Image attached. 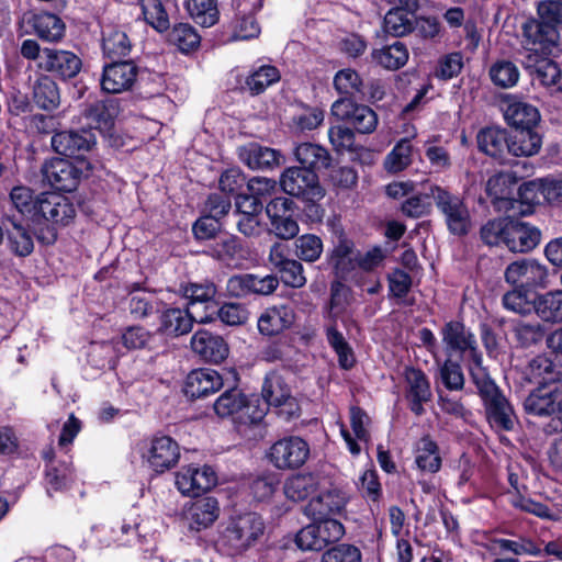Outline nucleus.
I'll use <instances>...</instances> for the list:
<instances>
[{"label": "nucleus", "instance_id": "f257e3e1", "mask_svg": "<svg viewBox=\"0 0 562 562\" xmlns=\"http://www.w3.org/2000/svg\"><path fill=\"white\" fill-rule=\"evenodd\" d=\"M471 381L482 400L488 424L497 430H513L517 422L515 411L488 371L475 375Z\"/></svg>", "mask_w": 562, "mask_h": 562}, {"label": "nucleus", "instance_id": "f03ea898", "mask_svg": "<svg viewBox=\"0 0 562 562\" xmlns=\"http://www.w3.org/2000/svg\"><path fill=\"white\" fill-rule=\"evenodd\" d=\"M440 335L448 358L454 356L468 358L467 368L471 379L487 370L483 366L475 336L464 324L456 321L448 322L442 326Z\"/></svg>", "mask_w": 562, "mask_h": 562}, {"label": "nucleus", "instance_id": "7ed1b4c3", "mask_svg": "<svg viewBox=\"0 0 562 562\" xmlns=\"http://www.w3.org/2000/svg\"><path fill=\"white\" fill-rule=\"evenodd\" d=\"M263 530V520L256 513L233 517L217 540V549L226 555H238L251 547Z\"/></svg>", "mask_w": 562, "mask_h": 562}, {"label": "nucleus", "instance_id": "20e7f679", "mask_svg": "<svg viewBox=\"0 0 562 562\" xmlns=\"http://www.w3.org/2000/svg\"><path fill=\"white\" fill-rule=\"evenodd\" d=\"M528 415L551 419L546 432L562 431V384L540 383L524 401Z\"/></svg>", "mask_w": 562, "mask_h": 562}, {"label": "nucleus", "instance_id": "39448f33", "mask_svg": "<svg viewBox=\"0 0 562 562\" xmlns=\"http://www.w3.org/2000/svg\"><path fill=\"white\" fill-rule=\"evenodd\" d=\"M430 195L442 214L448 231L457 236L467 235L471 228V216L464 201L438 186L430 187Z\"/></svg>", "mask_w": 562, "mask_h": 562}, {"label": "nucleus", "instance_id": "423d86ee", "mask_svg": "<svg viewBox=\"0 0 562 562\" xmlns=\"http://www.w3.org/2000/svg\"><path fill=\"white\" fill-rule=\"evenodd\" d=\"M80 166L64 158H52L42 167L44 180L58 191L71 192L77 189L81 178L89 170V164L81 160Z\"/></svg>", "mask_w": 562, "mask_h": 562}, {"label": "nucleus", "instance_id": "0eeeda50", "mask_svg": "<svg viewBox=\"0 0 562 562\" xmlns=\"http://www.w3.org/2000/svg\"><path fill=\"white\" fill-rule=\"evenodd\" d=\"M282 190L292 196L305 201H317L324 196L318 176L310 169L301 167L286 168L280 177Z\"/></svg>", "mask_w": 562, "mask_h": 562}, {"label": "nucleus", "instance_id": "6e6552de", "mask_svg": "<svg viewBox=\"0 0 562 562\" xmlns=\"http://www.w3.org/2000/svg\"><path fill=\"white\" fill-rule=\"evenodd\" d=\"M308 457V443L297 436L284 437L276 441L268 452L270 462L279 470L299 469Z\"/></svg>", "mask_w": 562, "mask_h": 562}, {"label": "nucleus", "instance_id": "1a4fd4ad", "mask_svg": "<svg viewBox=\"0 0 562 562\" xmlns=\"http://www.w3.org/2000/svg\"><path fill=\"white\" fill-rule=\"evenodd\" d=\"M140 456L155 472L162 473L178 463L180 449L171 437L160 436L143 441Z\"/></svg>", "mask_w": 562, "mask_h": 562}, {"label": "nucleus", "instance_id": "9d476101", "mask_svg": "<svg viewBox=\"0 0 562 562\" xmlns=\"http://www.w3.org/2000/svg\"><path fill=\"white\" fill-rule=\"evenodd\" d=\"M507 283L528 291L546 288L549 283V272L544 265L535 259H520L507 266L505 273Z\"/></svg>", "mask_w": 562, "mask_h": 562}, {"label": "nucleus", "instance_id": "9b49d317", "mask_svg": "<svg viewBox=\"0 0 562 562\" xmlns=\"http://www.w3.org/2000/svg\"><path fill=\"white\" fill-rule=\"evenodd\" d=\"M331 115L347 121L360 134H371L378 126V115L368 105L358 104L350 98H340L331 104Z\"/></svg>", "mask_w": 562, "mask_h": 562}, {"label": "nucleus", "instance_id": "f8f14e48", "mask_svg": "<svg viewBox=\"0 0 562 562\" xmlns=\"http://www.w3.org/2000/svg\"><path fill=\"white\" fill-rule=\"evenodd\" d=\"M522 47L526 56H549L558 47L560 34L558 29L547 26L538 20H529L522 25Z\"/></svg>", "mask_w": 562, "mask_h": 562}, {"label": "nucleus", "instance_id": "ddd939ff", "mask_svg": "<svg viewBox=\"0 0 562 562\" xmlns=\"http://www.w3.org/2000/svg\"><path fill=\"white\" fill-rule=\"evenodd\" d=\"M217 476L209 465L182 467L176 474V485L186 496L196 497L216 485Z\"/></svg>", "mask_w": 562, "mask_h": 562}, {"label": "nucleus", "instance_id": "4468645a", "mask_svg": "<svg viewBox=\"0 0 562 562\" xmlns=\"http://www.w3.org/2000/svg\"><path fill=\"white\" fill-rule=\"evenodd\" d=\"M182 293L189 300L190 311H196L198 304L203 305L204 313L198 314L196 323L205 324L214 321L218 302L216 301L217 288L213 282L189 283L182 286Z\"/></svg>", "mask_w": 562, "mask_h": 562}, {"label": "nucleus", "instance_id": "2eb2a0df", "mask_svg": "<svg viewBox=\"0 0 562 562\" xmlns=\"http://www.w3.org/2000/svg\"><path fill=\"white\" fill-rule=\"evenodd\" d=\"M50 144L57 154L81 157L95 145V135L86 128L60 131L52 136Z\"/></svg>", "mask_w": 562, "mask_h": 562}, {"label": "nucleus", "instance_id": "dca6fc26", "mask_svg": "<svg viewBox=\"0 0 562 562\" xmlns=\"http://www.w3.org/2000/svg\"><path fill=\"white\" fill-rule=\"evenodd\" d=\"M37 67L67 80L80 72L82 63L72 52L45 47L42 64H37Z\"/></svg>", "mask_w": 562, "mask_h": 562}, {"label": "nucleus", "instance_id": "f3484780", "mask_svg": "<svg viewBox=\"0 0 562 562\" xmlns=\"http://www.w3.org/2000/svg\"><path fill=\"white\" fill-rule=\"evenodd\" d=\"M138 74L133 61H116L103 67L101 88L108 93H121L130 90Z\"/></svg>", "mask_w": 562, "mask_h": 562}, {"label": "nucleus", "instance_id": "a211bd4d", "mask_svg": "<svg viewBox=\"0 0 562 562\" xmlns=\"http://www.w3.org/2000/svg\"><path fill=\"white\" fill-rule=\"evenodd\" d=\"M238 157L251 170H271L284 162V157L279 150L256 142L239 147Z\"/></svg>", "mask_w": 562, "mask_h": 562}, {"label": "nucleus", "instance_id": "6ab92c4d", "mask_svg": "<svg viewBox=\"0 0 562 562\" xmlns=\"http://www.w3.org/2000/svg\"><path fill=\"white\" fill-rule=\"evenodd\" d=\"M404 379L409 408L416 416H422L425 413L424 404L432 397L429 380L420 369L413 367L405 368Z\"/></svg>", "mask_w": 562, "mask_h": 562}, {"label": "nucleus", "instance_id": "aec40b11", "mask_svg": "<svg viewBox=\"0 0 562 562\" xmlns=\"http://www.w3.org/2000/svg\"><path fill=\"white\" fill-rule=\"evenodd\" d=\"M74 204L64 195L42 193L37 196V215L54 224L67 225L75 216Z\"/></svg>", "mask_w": 562, "mask_h": 562}, {"label": "nucleus", "instance_id": "412c9836", "mask_svg": "<svg viewBox=\"0 0 562 562\" xmlns=\"http://www.w3.org/2000/svg\"><path fill=\"white\" fill-rule=\"evenodd\" d=\"M223 387V378L213 369L191 371L186 380L184 394L190 398H202L214 394Z\"/></svg>", "mask_w": 562, "mask_h": 562}, {"label": "nucleus", "instance_id": "4be33fe9", "mask_svg": "<svg viewBox=\"0 0 562 562\" xmlns=\"http://www.w3.org/2000/svg\"><path fill=\"white\" fill-rule=\"evenodd\" d=\"M540 231L528 223L509 220L505 245L513 252H528L540 243Z\"/></svg>", "mask_w": 562, "mask_h": 562}, {"label": "nucleus", "instance_id": "5701e85b", "mask_svg": "<svg viewBox=\"0 0 562 562\" xmlns=\"http://www.w3.org/2000/svg\"><path fill=\"white\" fill-rule=\"evenodd\" d=\"M516 187L517 178L513 172H498L487 180L485 191L498 210L507 211L515 202Z\"/></svg>", "mask_w": 562, "mask_h": 562}, {"label": "nucleus", "instance_id": "b1692460", "mask_svg": "<svg viewBox=\"0 0 562 562\" xmlns=\"http://www.w3.org/2000/svg\"><path fill=\"white\" fill-rule=\"evenodd\" d=\"M191 348L209 362L220 363L228 356V346L224 339L207 330H198L192 336Z\"/></svg>", "mask_w": 562, "mask_h": 562}, {"label": "nucleus", "instance_id": "393cba45", "mask_svg": "<svg viewBox=\"0 0 562 562\" xmlns=\"http://www.w3.org/2000/svg\"><path fill=\"white\" fill-rule=\"evenodd\" d=\"M295 314L286 304L268 307L258 318V329L266 336L279 335L294 323Z\"/></svg>", "mask_w": 562, "mask_h": 562}, {"label": "nucleus", "instance_id": "a878e982", "mask_svg": "<svg viewBox=\"0 0 562 562\" xmlns=\"http://www.w3.org/2000/svg\"><path fill=\"white\" fill-rule=\"evenodd\" d=\"M198 311L171 307L160 315V326L157 331L167 336L178 337L188 334L196 322Z\"/></svg>", "mask_w": 562, "mask_h": 562}, {"label": "nucleus", "instance_id": "bb28decb", "mask_svg": "<svg viewBox=\"0 0 562 562\" xmlns=\"http://www.w3.org/2000/svg\"><path fill=\"white\" fill-rule=\"evenodd\" d=\"M220 516V505L214 497L200 498L191 504L186 512L188 527L200 531L212 526Z\"/></svg>", "mask_w": 562, "mask_h": 562}, {"label": "nucleus", "instance_id": "cd10ccee", "mask_svg": "<svg viewBox=\"0 0 562 562\" xmlns=\"http://www.w3.org/2000/svg\"><path fill=\"white\" fill-rule=\"evenodd\" d=\"M345 505L344 495L333 490L312 498L305 506L304 513L312 519H331L330 516L340 513Z\"/></svg>", "mask_w": 562, "mask_h": 562}, {"label": "nucleus", "instance_id": "c85d7f7f", "mask_svg": "<svg viewBox=\"0 0 562 562\" xmlns=\"http://www.w3.org/2000/svg\"><path fill=\"white\" fill-rule=\"evenodd\" d=\"M512 334L517 348L539 347L547 336V329L539 321L517 319L512 324Z\"/></svg>", "mask_w": 562, "mask_h": 562}, {"label": "nucleus", "instance_id": "c756f323", "mask_svg": "<svg viewBox=\"0 0 562 562\" xmlns=\"http://www.w3.org/2000/svg\"><path fill=\"white\" fill-rule=\"evenodd\" d=\"M509 154L516 157L537 155L542 146V136L535 128H517L508 134Z\"/></svg>", "mask_w": 562, "mask_h": 562}, {"label": "nucleus", "instance_id": "7c9ffc66", "mask_svg": "<svg viewBox=\"0 0 562 562\" xmlns=\"http://www.w3.org/2000/svg\"><path fill=\"white\" fill-rule=\"evenodd\" d=\"M479 149L495 158L503 160L505 154H509L508 134L505 130L487 127L481 130L476 135Z\"/></svg>", "mask_w": 562, "mask_h": 562}, {"label": "nucleus", "instance_id": "2f4dec72", "mask_svg": "<svg viewBox=\"0 0 562 562\" xmlns=\"http://www.w3.org/2000/svg\"><path fill=\"white\" fill-rule=\"evenodd\" d=\"M321 477L313 473H300L289 477L283 485L284 495L293 502H301L319 490Z\"/></svg>", "mask_w": 562, "mask_h": 562}, {"label": "nucleus", "instance_id": "473e14b6", "mask_svg": "<svg viewBox=\"0 0 562 562\" xmlns=\"http://www.w3.org/2000/svg\"><path fill=\"white\" fill-rule=\"evenodd\" d=\"M506 122L517 128H536L540 121L538 109L521 101H513L507 104L504 111Z\"/></svg>", "mask_w": 562, "mask_h": 562}, {"label": "nucleus", "instance_id": "72a5a7b5", "mask_svg": "<svg viewBox=\"0 0 562 562\" xmlns=\"http://www.w3.org/2000/svg\"><path fill=\"white\" fill-rule=\"evenodd\" d=\"M294 155L301 164V168L310 169L315 173L321 169L328 168L331 162L328 150L317 144L302 143L296 146Z\"/></svg>", "mask_w": 562, "mask_h": 562}, {"label": "nucleus", "instance_id": "f704fd0d", "mask_svg": "<svg viewBox=\"0 0 562 562\" xmlns=\"http://www.w3.org/2000/svg\"><path fill=\"white\" fill-rule=\"evenodd\" d=\"M525 68L543 86H555L561 77V70L557 63L549 59L548 56H525L524 59Z\"/></svg>", "mask_w": 562, "mask_h": 562}, {"label": "nucleus", "instance_id": "c9c22d12", "mask_svg": "<svg viewBox=\"0 0 562 562\" xmlns=\"http://www.w3.org/2000/svg\"><path fill=\"white\" fill-rule=\"evenodd\" d=\"M533 311L543 323H562V290L538 295L533 301Z\"/></svg>", "mask_w": 562, "mask_h": 562}, {"label": "nucleus", "instance_id": "e433bc0d", "mask_svg": "<svg viewBox=\"0 0 562 562\" xmlns=\"http://www.w3.org/2000/svg\"><path fill=\"white\" fill-rule=\"evenodd\" d=\"M33 101L42 110L53 111L60 103L57 83L48 76H41L33 86Z\"/></svg>", "mask_w": 562, "mask_h": 562}, {"label": "nucleus", "instance_id": "4c0bfd02", "mask_svg": "<svg viewBox=\"0 0 562 562\" xmlns=\"http://www.w3.org/2000/svg\"><path fill=\"white\" fill-rule=\"evenodd\" d=\"M357 254L351 240L339 237L331 254V262L341 278L356 268Z\"/></svg>", "mask_w": 562, "mask_h": 562}, {"label": "nucleus", "instance_id": "58836bf2", "mask_svg": "<svg viewBox=\"0 0 562 562\" xmlns=\"http://www.w3.org/2000/svg\"><path fill=\"white\" fill-rule=\"evenodd\" d=\"M246 405V395L237 387H231L222 393L213 404L215 414L221 418L234 416Z\"/></svg>", "mask_w": 562, "mask_h": 562}, {"label": "nucleus", "instance_id": "ea45409f", "mask_svg": "<svg viewBox=\"0 0 562 562\" xmlns=\"http://www.w3.org/2000/svg\"><path fill=\"white\" fill-rule=\"evenodd\" d=\"M373 59L386 69H398L408 60V50L406 46L396 41L391 45L372 53Z\"/></svg>", "mask_w": 562, "mask_h": 562}, {"label": "nucleus", "instance_id": "a19ab883", "mask_svg": "<svg viewBox=\"0 0 562 562\" xmlns=\"http://www.w3.org/2000/svg\"><path fill=\"white\" fill-rule=\"evenodd\" d=\"M34 30L40 38L56 42L64 36L65 24L57 15L44 12L34 16Z\"/></svg>", "mask_w": 562, "mask_h": 562}, {"label": "nucleus", "instance_id": "79ce46f5", "mask_svg": "<svg viewBox=\"0 0 562 562\" xmlns=\"http://www.w3.org/2000/svg\"><path fill=\"white\" fill-rule=\"evenodd\" d=\"M186 7L192 20L203 27L218 21L217 0H188Z\"/></svg>", "mask_w": 562, "mask_h": 562}, {"label": "nucleus", "instance_id": "37998d69", "mask_svg": "<svg viewBox=\"0 0 562 562\" xmlns=\"http://www.w3.org/2000/svg\"><path fill=\"white\" fill-rule=\"evenodd\" d=\"M5 220L11 225V227H8V236L12 250L22 257L30 255L33 251L34 244L27 229L14 216H7Z\"/></svg>", "mask_w": 562, "mask_h": 562}, {"label": "nucleus", "instance_id": "c03bdc74", "mask_svg": "<svg viewBox=\"0 0 562 562\" xmlns=\"http://www.w3.org/2000/svg\"><path fill=\"white\" fill-rule=\"evenodd\" d=\"M415 15L403 8L391 9L384 16V30L393 36L413 32Z\"/></svg>", "mask_w": 562, "mask_h": 562}, {"label": "nucleus", "instance_id": "a18cd8bd", "mask_svg": "<svg viewBox=\"0 0 562 562\" xmlns=\"http://www.w3.org/2000/svg\"><path fill=\"white\" fill-rule=\"evenodd\" d=\"M169 41L182 53H190L198 49L201 43V36L196 30L189 23L176 24L170 34Z\"/></svg>", "mask_w": 562, "mask_h": 562}, {"label": "nucleus", "instance_id": "49530a36", "mask_svg": "<svg viewBox=\"0 0 562 562\" xmlns=\"http://www.w3.org/2000/svg\"><path fill=\"white\" fill-rule=\"evenodd\" d=\"M415 462L422 471L435 473L441 467L438 446L429 437L420 439Z\"/></svg>", "mask_w": 562, "mask_h": 562}, {"label": "nucleus", "instance_id": "de8ad7c7", "mask_svg": "<svg viewBox=\"0 0 562 562\" xmlns=\"http://www.w3.org/2000/svg\"><path fill=\"white\" fill-rule=\"evenodd\" d=\"M261 395L267 405L280 406L289 398L290 391L279 374L270 373L263 381Z\"/></svg>", "mask_w": 562, "mask_h": 562}, {"label": "nucleus", "instance_id": "09e8293b", "mask_svg": "<svg viewBox=\"0 0 562 562\" xmlns=\"http://www.w3.org/2000/svg\"><path fill=\"white\" fill-rule=\"evenodd\" d=\"M519 76L518 67L510 60H497L490 68L492 82L501 88L514 87L518 82Z\"/></svg>", "mask_w": 562, "mask_h": 562}, {"label": "nucleus", "instance_id": "8fccbe9b", "mask_svg": "<svg viewBox=\"0 0 562 562\" xmlns=\"http://www.w3.org/2000/svg\"><path fill=\"white\" fill-rule=\"evenodd\" d=\"M142 12L145 21L158 32L169 29L168 13L160 0H140Z\"/></svg>", "mask_w": 562, "mask_h": 562}, {"label": "nucleus", "instance_id": "3c124183", "mask_svg": "<svg viewBox=\"0 0 562 562\" xmlns=\"http://www.w3.org/2000/svg\"><path fill=\"white\" fill-rule=\"evenodd\" d=\"M102 49L109 58H121L128 55L131 50V43L124 32L110 30L103 35Z\"/></svg>", "mask_w": 562, "mask_h": 562}, {"label": "nucleus", "instance_id": "603ef678", "mask_svg": "<svg viewBox=\"0 0 562 562\" xmlns=\"http://www.w3.org/2000/svg\"><path fill=\"white\" fill-rule=\"evenodd\" d=\"M412 162V145L407 138L401 139L384 159L389 172H400Z\"/></svg>", "mask_w": 562, "mask_h": 562}, {"label": "nucleus", "instance_id": "864d4df0", "mask_svg": "<svg viewBox=\"0 0 562 562\" xmlns=\"http://www.w3.org/2000/svg\"><path fill=\"white\" fill-rule=\"evenodd\" d=\"M279 79L280 72L276 67L261 66L246 79V86L251 94H260Z\"/></svg>", "mask_w": 562, "mask_h": 562}, {"label": "nucleus", "instance_id": "5fc2aeb1", "mask_svg": "<svg viewBox=\"0 0 562 562\" xmlns=\"http://www.w3.org/2000/svg\"><path fill=\"white\" fill-rule=\"evenodd\" d=\"M89 125L97 130H108L113 123V112L104 101L90 103L83 112Z\"/></svg>", "mask_w": 562, "mask_h": 562}, {"label": "nucleus", "instance_id": "6e6d98bb", "mask_svg": "<svg viewBox=\"0 0 562 562\" xmlns=\"http://www.w3.org/2000/svg\"><path fill=\"white\" fill-rule=\"evenodd\" d=\"M528 379L540 383H559L548 356H537L528 364Z\"/></svg>", "mask_w": 562, "mask_h": 562}, {"label": "nucleus", "instance_id": "4d7b16f0", "mask_svg": "<svg viewBox=\"0 0 562 562\" xmlns=\"http://www.w3.org/2000/svg\"><path fill=\"white\" fill-rule=\"evenodd\" d=\"M530 291L514 286L503 295V306L517 314H528L533 310V301L529 299Z\"/></svg>", "mask_w": 562, "mask_h": 562}, {"label": "nucleus", "instance_id": "13d9d810", "mask_svg": "<svg viewBox=\"0 0 562 562\" xmlns=\"http://www.w3.org/2000/svg\"><path fill=\"white\" fill-rule=\"evenodd\" d=\"M323 252V241L314 234H305L295 240V255L304 261L313 262Z\"/></svg>", "mask_w": 562, "mask_h": 562}, {"label": "nucleus", "instance_id": "bf43d9fd", "mask_svg": "<svg viewBox=\"0 0 562 562\" xmlns=\"http://www.w3.org/2000/svg\"><path fill=\"white\" fill-rule=\"evenodd\" d=\"M10 200L19 213L37 216V198L34 199L30 188L16 186L10 192Z\"/></svg>", "mask_w": 562, "mask_h": 562}, {"label": "nucleus", "instance_id": "052dcab7", "mask_svg": "<svg viewBox=\"0 0 562 562\" xmlns=\"http://www.w3.org/2000/svg\"><path fill=\"white\" fill-rule=\"evenodd\" d=\"M442 384L450 391H461L464 387V374L459 362L448 358L439 369Z\"/></svg>", "mask_w": 562, "mask_h": 562}, {"label": "nucleus", "instance_id": "680f3d73", "mask_svg": "<svg viewBox=\"0 0 562 562\" xmlns=\"http://www.w3.org/2000/svg\"><path fill=\"white\" fill-rule=\"evenodd\" d=\"M362 555L358 547L339 543L323 552L321 562H361Z\"/></svg>", "mask_w": 562, "mask_h": 562}, {"label": "nucleus", "instance_id": "e2e57ef3", "mask_svg": "<svg viewBox=\"0 0 562 562\" xmlns=\"http://www.w3.org/2000/svg\"><path fill=\"white\" fill-rule=\"evenodd\" d=\"M327 340L338 355L339 364L344 369L351 368L355 363L352 350L342 334L335 326L327 328Z\"/></svg>", "mask_w": 562, "mask_h": 562}, {"label": "nucleus", "instance_id": "0e129e2a", "mask_svg": "<svg viewBox=\"0 0 562 562\" xmlns=\"http://www.w3.org/2000/svg\"><path fill=\"white\" fill-rule=\"evenodd\" d=\"M243 247L234 235L221 237L213 246L212 254L222 261H232L241 256Z\"/></svg>", "mask_w": 562, "mask_h": 562}, {"label": "nucleus", "instance_id": "69168bd1", "mask_svg": "<svg viewBox=\"0 0 562 562\" xmlns=\"http://www.w3.org/2000/svg\"><path fill=\"white\" fill-rule=\"evenodd\" d=\"M493 543L501 551H510L516 555L540 557L542 554V550L529 538H519V540L495 539Z\"/></svg>", "mask_w": 562, "mask_h": 562}, {"label": "nucleus", "instance_id": "338daca9", "mask_svg": "<svg viewBox=\"0 0 562 562\" xmlns=\"http://www.w3.org/2000/svg\"><path fill=\"white\" fill-rule=\"evenodd\" d=\"M324 548L338 542L345 535L344 525L337 519H313Z\"/></svg>", "mask_w": 562, "mask_h": 562}, {"label": "nucleus", "instance_id": "774afa93", "mask_svg": "<svg viewBox=\"0 0 562 562\" xmlns=\"http://www.w3.org/2000/svg\"><path fill=\"white\" fill-rule=\"evenodd\" d=\"M537 13L541 23L558 29L562 24V1L543 0L538 3Z\"/></svg>", "mask_w": 562, "mask_h": 562}]
</instances>
